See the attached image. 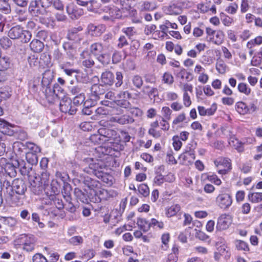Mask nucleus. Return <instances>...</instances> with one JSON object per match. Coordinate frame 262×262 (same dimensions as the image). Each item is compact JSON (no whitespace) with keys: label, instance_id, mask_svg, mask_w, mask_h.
I'll return each instance as SVG.
<instances>
[{"label":"nucleus","instance_id":"nucleus-14","mask_svg":"<svg viewBox=\"0 0 262 262\" xmlns=\"http://www.w3.org/2000/svg\"><path fill=\"white\" fill-rule=\"evenodd\" d=\"M60 110L62 112L68 113L70 115L75 114L77 111L75 107L72 106L71 100L68 98L62 99L60 101Z\"/></svg>","mask_w":262,"mask_h":262},{"label":"nucleus","instance_id":"nucleus-31","mask_svg":"<svg viewBox=\"0 0 262 262\" xmlns=\"http://www.w3.org/2000/svg\"><path fill=\"white\" fill-rule=\"evenodd\" d=\"M229 143L231 146H234L238 152H243L244 150L243 145L245 142L239 141L234 137H231L230 138Z\"/></svg>","mask_w":262,"mask_h":262},{"label":"nucleus","instance_id":"nucleus-25","mask_svg":"<svg viewBox=\"0 0 262 262\" xmlns=\"http://www.w3.org/2000/svg\"><path fill=\"white\" fill-rule=\"evenodd\" d=\"M101 79L104 84L111 85L114 82V76L112 72L106 71L102 73Z\"/></svg>","mask_w":262,"mask_h":262},{"label":"nucleus","instance_id":"nucleus-33","mask_svg":"<svg viewBox=\"0 0 262 262\" xmlns=\"http://www.w3.org/2000/svg\"><path fill=\"white\" fill-rule=\"evenodd\" d=\"M142 92L145 95H148L149 97H155L158 95V89L156 88H152L149 85L143 86Z\"/></svg>","mask_w":262,"mask_h":262},{"label":"nucleus","instance_id":"nucleus-51","mask_svg":"<svg viewBox=\"0 0 262 262\" xmlns=\"http://www.w3.org/2000/svg\"><path fill=\"white\" fill-rule=\"evenodd\" d=\"M0 45L4 49H8L12 46V41L7 37L0 39Z\"/></svg>","mask_w":262,"mask_h":262},{"label":"nucleus","instance_id":"nucleus-16","mask_svg":"<svg viewBox=\"0 0 262 262\" xmlns=\"http://www.w3.org/2000/svg\"><path fill=\"white\" fill-rule=\"evenodd\" d=\"M28 11L31 15L35 16L43 15L47 12L44 8H41L39 7L38 2L36 0H32L31 1Z\"/></svg>","mask_w":262,"mask_h":262},{"label":"nucleus","instance_id":"nucleus-12","mask_svg":"<svg viewBox=\"0 0 262 262\" xmlns=\"http://www.w3.org/2000/svg\"><path fill=\"white\" fill-rule=\"evenodd\" d=\"M11 166L12 169L15 168H18L21 174L24 176L27 175L28 177L30 176L29 174V168H27L26 166V163L24 160L19 159L16 157L15 159L12 160Z\"/></svg>","mask_w":262,"mask_h":262},{"label":"nucleus","instance_id":"nucleus-58","mask_svg":"<svg viewBox=\"0 0 262 262\" xmlns=\"http://www.w3.org/2000/svg\"><path fill=\"white\" fill-rule=\"evenodd\" d=\"M215 38L214 41V43L216 45L221 44L223 40L224 37V34L222 31H217L215 32Z\"/></svg>","mask_w":262,"mask_h":262},{"label":"nucleus","instance_id":"nucleus-56","mask_svg":"<svg viewBox=\"0 0 262 262\" xmlns=\"http://www.w3.org/2000/svg\"><path fill=\"white\" fill-rule=\"evenodd\" d=\"M162 118L165 120H170L172 111L167 106L163 107L161 110Z\"/></svg>","mask_w":262,"mask_h":262},{"label":"nucleus","instance_id":"nucleus-17","mask_svg":"<svg viewBox=\"0 0 262 262\" xmlns=\"http://www.w3.org/2000/svg\"><path fill=\"white\" fill-rule=\"evenodd\" d=\"M179 159L182 164L189 165L192 163L195 159L194 151L193 150L186 151L180 155Z\"/></svg>","mask_w":262,"mask_h":262},{"label":"nucleus","instance_id":"nucleus-43","mask_svg":"<svg viewBox=\"0 0 262 262\" xmlns=\"http://www.w3.org/2000/svg\"><path fill=\"white\" fill-rule=\"evenodd\" d=\"M132 82L133 85L138 89H140L143 84V79L139 75L134 76L132 79Z\"/></svg>","mask_w":262,"mask_h":262},{"label":"nucleus","instance_id":"nucleus-44","mask_svg":"<svg viewBox=\"0 0 262 262\" xmlns=\"http://www.w3.org/2000/svg\"><path fill=\"white\" fill-rule=\"evenodd\" d=\"M122 31L125 34L129 39H130L137 33L136 29L133 27L124 28L122 29Z\"/></svg>","mask_w":262,"mask_h":262},{"label":"nucleus","instance_id":"nucleus-36","mask_svg":"<svg viewBox=\"0 0 262 262\" xmlns=\"http://www.w3.org/2000/svg\"><path fill=\"white\" fill-rule=\"evenodd\" d=\"M248 200L253 203H258L262 201L261 192H250L248 195Z\"/></svg>","mask_w":262,"mask_h":262},{"label":"nucleus","instance_id":"nucleus-7","mask_svg":"<svg viewBox=\"0 0 262 262\" xmlns=\"http://www.w3.org/2000/svg\"><path fill=\"white\" fill-rule=\"evenodd\" d=\"M74 194L76 198L83 203H88L89 201L93 202H100L101 199L99 196H92V193L89 195L81 189L76 188L74 190Z\"/></svg>","mask_w":262,"mask_h":262},{"label":"nucleus","instance_id":"nucleus-23","mask_svg":"<svg viewBox=\"0 0 262 262\" xmlns=\"http://www.w3.org/2000/svg\"><path fill=\"white\" fill-rule=\"evenodd\" d=\"M89 55L87 51H83L80 54V57L82 59V64L86 68H91L95 64L94 60L91 57H87Z\"/></svg>","mask_w":262,"mask_h":262},{"label":"nucleus","instance_id":"nucleus-13","mask_svg":"<svg viewBox=\"0 0 262 262\" xmlns=\"http://www.w3.org/2000/svg\"><path fill=\"white\" fill-rule=\"evenodd\" d=\"M232 222L231 215L226 214H222L219 218L216 229L219 230H224L229 228Z\"/></svg>","mask_w":262,"mask_h":262},{"label":"nucleus","instance_id":"nucleus-35","mask_svg":"<svg viewBox=\"0 0 262 262\" xmlns=\"http://www.w3.org/2000/svg\"><path fill=\"white\" fill-rule=\"evenodd\" d=\"M235 108L238 113L242 115L246 114L249 111L248 106L242 101H239L236 103Z\"/></svg>","mask_w":262,"mask_h":262},{"label":"nucleus","instance_id":"nucleus-28","mask_svg":"<svg viewBox=\"0 0 262 262\" xmlns=\"http://www.w3.org/2000/svg\"><path fill=\"white\" fill-rule=\"evenodd\" d=\"M70 93L74 96L84 94L83 85L78 83L76 85L69 87Z\"/></svg>","mask_w":262,"mask_h":262},{"label":"nucleus","instance_id":"nucleus-53","mask_svg":"<svg viewBox=\"0 0 262 262\" xmlns=\"http://www.w3.org/2000/svg\"><path fill=\"white\" fill-rule=\"evenodd\" d=\"M162 81L169 85L172 84L174 81L173 77L170 73L165 72L162 76Z\"/></svg>","mask_w":262,"mask_h":262},{"label":"nucleus","instance_id":"nucleus-3","mask_svg":"<svg viewBox=\"0 0 262 262\" xmlns=\"http://www.w3.org/2000/svg\"><path fill=\"white\" fill-rule=\"evenodd\" d=\"M36 241L37 239L34 235L24 234L20 235L14 242L15 245L21 246L24 250L32 252L35 249Z\"/></svg>","mask_w":262,"mask_h":262},{"label":"nucleus","instance_id":"nucleus-41","mask_svg":"<svg viewBox=\"0 0 262 262\" xmlns=\"http://www.w3.org/2000/svg\"><path fill=\"white\" fill-rule=\"evenodd\" d=\"M237 89L238 91L245 95L248 96L251 93V89L247 84L244 82H241L238 84Z\"/></svg>","mask_w":262,"mask_h":262},{"label":"nucleus","instance_id":"nucleus-21","mask_svg":"<svg viewBox=\"0 0 262 262\" xmlns=\"http://www.w3.org/2000/svg\"><path fill=\"white\" fill-rule=\"evenodd\" d=\"M63 48L66 52V55L70 59H74L76 54V49L69 42L63 44Z\"/></svg>","mask_w":262,"mask_h":262},{"label":"nucleus","instance_id":"nucleus-57","mask_svg":"<svg viewBox=\"0 0 262 262\" xmlns=\"http://www.w3.org/2000/svg\"><path fill=\"white\" fill-rule=\"evenodd\" d=\"M9 124L5 121L0 118V132L4 134H7L8 133V128H9Z\"/></svg>","mask_w":262,"mask_h":262},{"label":"nucleus","instance_id":"nucleus-50","mask_svg":"<svg viewBox=\"0 0 262 262\" xmlns=\"http://www.w3.org/2000/svg\"><path fill=\"white\" fill-rule=\"evenodd\" d=\"M214 163L216 166L219 165H225V166L228 169H231V165L228 159L222 158H219L214 161Z\"/></svg>","mask_w":262,"mask_h":262},{"label":"nucleus","instance_id":"nucleus-46","mask_svg":"<svg viewBox=\"0 0 262 262\" xmlns=\"http://www.w3.org/2000/svg\"><path fill=\"white\" fill-rule=\"evenodd\" d=\"M0 10L6 14L10 12L11 8L8 0H0Z\"/></svg>","mask_w":262,"mask_h":262},{"label":"nucleus","instance_id":"nucleus-40","mask_svg":"<svg viewBox=\"0 0 262 262\" xmlns=\"http://www.w3.org/2000/svg\"><path fill=\"white\" fill-rule=\"evenodd\" d=\"M13 149L16 156L20 155L25 149V144L20 142H15L13 144Z\"/></svg>","mask_w":262,"mask_h":262},{"label":"nucleus","instance_id":"nucleus-29","mask_svg":"<svg viewBox=\"0 0 262 262\" xmlns=\"http://www.w3.org/2000/svg\"><path fill=\"white\" fill-rule=\"evenodd\" d=\"M90 50L94 56L97 57L103 52V47L102 43L95 42L91 45Z\"/></svg>","mask_w":262,"mask_h":262},{"label":"nucleus","instance_id":"nucleus-55","mask_svg":"<svg viewBox=\"0 0 262 262\" xmlns=\"http://www.w3.org/2000/svg\"><path fill=\"white\" fill-rule=\"evenodd\" d=\"M109 13L113 20L115 19L119 18L121 17V11L117 8L110 9L109 10Z\"/></svg>","mask_w":262,"mask_h":262},{"label":"nucleus","instance_id":"nucleus-60","mask_svg":"<svg viewBox=\"0 0 262 262\" xmlns=\"http://www.w3.org/2000/svg\"><path fill=\"white\" fill-rule=\"evenodd\" d=\"M156 29L157 27L155 25H146L144 29V33L146 35H152Z\"/></svg>","mask_w":262,"mask_h":262},{"label":"nucleus","instance_id":"nucleus-1","mask_svg":"<svg viewBox=\"0 0 262 262\" xmlns=\"http://www.w3.org/2000/svg\"><path fill=\"white\" fill-rule=\"evenodd\" d=\"M107 151V150L104 147L101 146L96 148L93 152L94 157H89L83 159V163L88 166L84 168L83 170L89 174H94L104 182L111 184L112 176L102 171V169L106 167L102 161V158L108 155Z\"/></svg>","mask_w":262,"mask_h":262},{"label":"nucleus","instance_id":"nucleus-8","mask_svg":"<svg viewBox=\"0 0 262 262\" xmlns=\"http://www.w3.org/2000/svg\"><path fill=\"white\" fill-rule=\"evenodd\" d=\"M83 183L92 191V195L94 194V196H99V194L102 193V191L99 189L100 186L99 181L89 177H86L84 179Z\"/></svg>","mask_w":262,"mask_h":262},{"label":"nucleus","instance_id":"nucleus-18","mask_svg":"<svg viewBox=\"0 0 262 262\" xmlns=\"http://www.w3.org/2000/svg\"><path fill=\"white\" fill-rule=\"evenodd\" d=\"M88 30L91 35L99 36L104 32L105 27L102 25L96 26L94 24H90L88 26Z\"/></svg>","mask_w":262,"mask_h":262},{"label":"nucleus","instance_id":"nucleus-9","mask_svg":"<svg viewBox=\"0 0 262 262\" xmlns=\"http://www.w3.org/2000/svg\"><path fill=\"white\" fill-rule=\"evenodd\" d=\"M45 87L44 93L49 103H54L58 99V94L56 93V90L58 91L60 88L58 84H55L53 88H51L50 86Z\"/></svg>","mask_w":262,"mask_h":262},{"label":"nucleus","instance_id":"nucleus-37","mask_svg":"<svg viewBox=\"0 0 262 262\" xmlns=\"http://www.w3.org/2000/svg\"><path fill=\"white\" fill-rule=\"evenodd\" d=\"M181 210V207L179 204H174L166 209V215L168 217L175 215Z\"/></svg>","mask_w":262,"mask_h":262},{"label":"nucleus","instance_id":"nucleus-63","mask_svg":"<svg viewBox=\"0 0 262 262\" xmlns=\"http://www.w3.org/2000/svg\"><path fill=\"white\" fill-rule=\"evenodd\" d=\"M128 45V42L126 38L124 35H121L118 38V43L117 44L118 48L121 49L123 47L126 46Z\"/></svg>","mask_w":262,"mask_h":262},{"label":"nucleus","instance_id":"nucleus-26","mask_svg":"<svg viewBox=\"0 0 262 262\" xmlns=\"http://www.w3.org/2000/svg\"><path fill=\"white\" fill-rule=\"evenodd\" d=\"M12 60L8 56H0V71H5L10 68Z\"/></svg>","mask_w":262,"mask_h":262},{"label":"nucleus","instance_id":"nucleus-27","mask_svg":"<svg viewBox=\"0 0 262 262\" xmlns=\"http://www.w3.org/2000/svg\"><path fill=\"white\" fill-rule=\"evenodd\" d=\"M30 47L34 52L39 53L42 51L44 48L43 43L37 39L32 40L30 44Z\"/></svg>","mask_w":262,"mask_h":262},{"label":"nucleus","instance_id":"nucleus-20","mask_svg":"<svg viewBox=\"0 0 262 262\" xmlns=\"http://www.w3.org/2000/svg\"><path fill=\"white\" fill-rule=\"evenodd\" d=\"M91 91V97L93 98L95 100L100 98V96L104 94L103 86L97 84H94L92 86Z\"/></svg>","mask_w":262,"mask_h":262},{"label":"nucleus","instance_id":"nucleus-47","mask_svg":"<svg viewBox=\"0 0 262 262\" xmlns=\"http://www.w3.org/2000/svg\"><path fill=\"white\" fill-rule=\"evenodd\" d=\"M235 247L238 250L248 251L249 248L247 244L243 241L236 240L234 242Z\"/></svg>","mask_w":262,"mask_h":262},{"label":"nucleus","instance_id":"nucleus-42","mask_svg":"<svg viewBox=\"0 0 262 262\" xmlns=\"http://www.w3.org/2000/svg\"><path fill=\"white\" fill-rule=\"evenodd\" d=\"M156 8L155 3L148 1L144 2L141 6V11H152Z\"/></svg>","mask_w":262,"mask_h":262},{"label":"nucleus","instance_id":"nucleus-4","mask_svg":"<svg viewBox=\"0 0 262 262\" xmlns=\"http://www.w3.org/2000/svg\"><path fill=\"white\" fill-rule=\"evenodd\" d=\"M8 36L12 39H20L22 42H28L32 37L31 32L24 30L19 26L12 27L8 32Z\"/></svg>","mask_w":262,"mask_h":262},{"label":"nucleus","instance_id":"nucleus-10","mask_svg":"<svg viewBox=\"0 0 262 262\" xmlns=\"http://www.w3.org/2000/svg\"><path fill=\"white\" fill-rule=\"evenodd\" d=\"M217 205L222 209L228 208L232 203L231 196L228 193H222L216 198Z\"/></svg>","mask_w":262,"mask_h":262},{"label":"nucleus","instance_id":"nucleus-32","mask_svg":"<svg viewBox=\"0 0 262 262\" xmlns=\"http://www.w3.org/2000/svg\"><path fill=\"white\" fill-rule=\"evenodd\" d=\"M28 12L23 9H17L15 18L20 23L25 22L28 19Z\"/></svg>","mask_w":262,"mask_h":262},{"label":"nucleus","instance_id":"nucleus-6","mask_svg":"<svg viewBox=\"0 0 262 262\" xmlns=\"http://www.w3.org/2000/svg\"><path fill=\"white\" fill-rule=\"evenodd\" d=\"M123 110L121 108L117 110V113L114 116L110 118V121L113 122L118 123L121 125L132 124L134 122L135 120L133 117L127 114L122 115Z\"/></svg>","mask_w":262,"mask_h":262},{"label":"nucleus","instance_id":"nucleus-24","mask_svg":"<svg viewBox=\"0 0 262 262\" xmlns=\"http://www.w3.org/2000/svg\"><path fill=\"white\" fill-rule=\"evenodd\" d=\"M58 192L57 188L56 187H52V191L50 193L48 192H46V194L48 196H49L50 200H54L55 204L57 208L61 209L64 207L63 204L61 200L56 199L55 194Z\"/></svg>","mask_w":262,"mask_h":262},{"label":"nucleus","instance_id":"nucleus-64","mask_svg":"<svg viewBox=\"0 0 262 262\" xmlns=\"http://www.w3.org/2000/svg\"><path fill=\"white\" fill-rule=\"evenodd\" d=\"M33 262H48L45 256L40 253L35 254L32 258Z\"/></svg>","mask_w":262,"mask_h":262},{"label":"nucleus","instance_id":"nucleus-39","mask_svg":"<svg viewBox=\"0 0 262 262\" xmlns=\"http://www.w3.org/2000/svg\"><path fill=\"white\" fill-rule=\"evenodd\" d=\"M37 152H25L26 154V158L28 162V163L31 164L32 165L35 164L38 162V157L37 156Z\"/></svg>","mask_w":262,"mask_h":262},{"label":"nucleus","instance_id":"nucleus-48","mask_svg":"<svg viewBox=\"0 0 262 262\" xmlns=\"http://www.w3.org/2000/svg\"><path fill=\"white\" fill-rule=\"evenodd\" d=\"M25 148L30 150L29 152H40V148L32 142H27L25 143Z\"/></svg>","mask_w":262,"mask_h":262},{"label":"nucleus","instance_id":"nucleus-38","mask_svg":"<svg viewBox=\"0 0 262 262\" xmlns=\"http://www.w3.org/2000/svg\"><path fill=\"white\" fill-rule=\"evenodd\" d=\"M137 224L144 232L148 231L150 227V222L145 219H139L137 221Z\"/></svg>","mask_w":262,"mask_h":262},{"label":"nucleus","instance_id":"nucleus-62","mask_svg":"<svg viewBox=\"0 0 262 262\" xmlns=\"http://www.w3.org/2000/svg\"><path fill=\"white\" fill-rule=\"evenodd\" d=\"M85 100L84 94L74 96L73 98V104L76 105H80L84 103Z\"/></svg>","mask_w":262,"mask_h":262},{"label":"nucleus","instance_id":"nucleus-52","mask_svg":"<svg viewBox=\"0 0 262 262\" xmlns=\"http://www.w3.org/2000/svg\"><path fill=\"white\" fill-rule=\"evenodd\" d=\"M90 140L95 144H100L104 143V141H102V136L98 132L97 134H95L91 136Z\"/></svg>","mask_w":262,"mask_h":262},{"label":"nucleus","instance_id":"nucleus-49","mask_svg":"<svg viewBox=\"0 0 262 262\" xmlns=\"http://www.w3.org/2000/svg\"><path fill=\"white\" fill-rule=\"evenodd\" d=\"M138 190L140 194L144 197L147 196L149 194V189L148 186L145 184H140Z\"/></svg>","mask_w":262,"mask_h":262},{"label":"nucleus","instance_id":"nucleus-34","mask_svg":"<svg viewBox=\"0 0 262 262\" xmlns=\"http://www.w3.org/2000/svg\"><path fill=\"white\" fill-rule=\"evenodd\" d=\"M101 6V4L97 1L91 0L89 1L87 9L90 12L97 13Z\"/></svg>","mask_w":262,"mask_h":262},{"label":"nucleus","instance_id":"nucleus-22","mask_svg":"<svg viewBox=\"0 0 262 262\" xmlns=\"http://www.w3.org/2000/svg\"><path fill=\"white\" fill-rule=\"evenodd\" d=\"M53 72L50 70L45 71L42 74L41 80V85L43 87L50 86V84L53 79Z\"/></svg>","mask_w":262,"mask_h":262},{"label":"nucleus","instance_id":"nucleus-2","mask_svg":"<svg viewBox=\"0 0 262 262\" xmlns=\"http://www.w3.org/2000/svg\"><path fill=\"white\" fill-rule=\"evenodd\" d=\"M3 186H6L7 192L9 194L11 200L16 205L19 202V199L16 194L23 195L27 190V186L25 182L19 179H14L11 185L10 182L7 181L4 182Z\"/></svg>","mask_w":262,"mask_h":262},{"label":"nucleus","instance_id":"nucleus-15","mask_svg":"<svg viewBox=\"0 0 262 262\" xmlns=\"http://www.w3.org/2000/svg\"><path fill=\"white\" fill-rule=\"evenodd\" d=\"M67 12L72 19H78L83 14V9L73 4H70L67 6Z\"/></svg>","mask_w":262,"mask_h":262},{"label":"nucleus","instance_id":"nucleus-59","mask_svg":"<svg viewBox=\"0 0 262 262\" xmlns=\"http://www.w3.org/2000/svg\"><path fill=\"white\" fill-rule=\"evenodd\" d=\"M170 236L169 233H164L162 235V243L164 246H162V249L164 250H167L168 248V243L169 241Z\"/></svg>","mask_w":262,"mask_h":262},{"label":"nucleus","instance_id":"nucleus-30","mask_svg":"<svg viewBox=\"0 0 262 262\" xmlns=\"http://www.w3.org/2000/svg\"><path fill=\"white\" fill-rule=\"evenodd\" d=\"M96 57L97 59L104 66L108 64L111 60V54L108 53H104L103 52Z\"/></svg>","mask_w":262,"mask_h":262},{"label":"nucleus","instance_id":"nucleus-45","mask_svg":"<svg viewBox=\"0 0 262 262\" xmlns=\"http://www.w3.org/2000/svg\"><path fill=\"white\" fill-rule=\"evenodd\" d=\"M2 220L4 224L11 227L15 226L17 223V220L13 217H3Z\"/></svg>","mask_w":262,"mask_h":262},{"label":"nucleus","instance_id":"nucleus-5","mask_svg":"<svg viewBox=\"0 0 262 262\" xmlns=\"http://www.w3.org/2000/svg\"><path fill=\"white\" fill-rule=\"evenodd\" d=\"M30 182V190L35 195H39L45 190V186L40 182L39 177L36 176H29Z\"/></svg>","mask_w":262,"mask_h":262},{"label":"nucleus","instance_id":"nucleus-54","mask_svg":"<svg viewBox=\"0 0 262 262\" xmlns=\"http://www.w3.org/2000/svg\"><path fill=\"white\" fill-rule=\"evenodd\" d=\"M69 242L73 246H78L83 243V239L80 236H74L70 238Z\"/></svg>","mask_w":262,"mask_h":262},{"label":"nucleus","instance_id":"nucleus-61","mask_svg":"<svg viewBox=\"0 0 262 262\" xmlns=\"http://www.w3.org/2000/svg\"><path fill=\"white\" fill-rule=\"evenodd\" d=\"M238 5L237 4L234 3H231L230 4L229 6H228L226 9L225 11L226 12L229 14H234L236 13L237 9H238Z\"/></svg>","mask_w":262,"mask_h":262},{"label":"nucleus","instance_id":"nucleus-11","mask_svg":"<svg viewBox=\"0 0 262 262\" xmlns=\"http://www.w3.org/2000/svg\"><path fill=\"white\" fill-rule=\"evenodd\" d=\"M98 133L102 136V141H104V143L106 142L112 143V141L116 138L117 136V132L110 128H100L98 129Z\"/></svg>","mask_w":262,"mask_h":262},{"label":"nucleus","instance_id":"nucleus-19","mask_svg":"<svg viewBox=\"0 0 262 262\" xmlns=\"http://www.w3.org/2000/svg\"><path fill=\"white\" fill-rule=\"evenodd\" d=\"M163 12L168 15H179L182 12V8L176 4H172L163 8Z\"/></svg>","mask_w":262,"mask_h":262}]
</instances>
